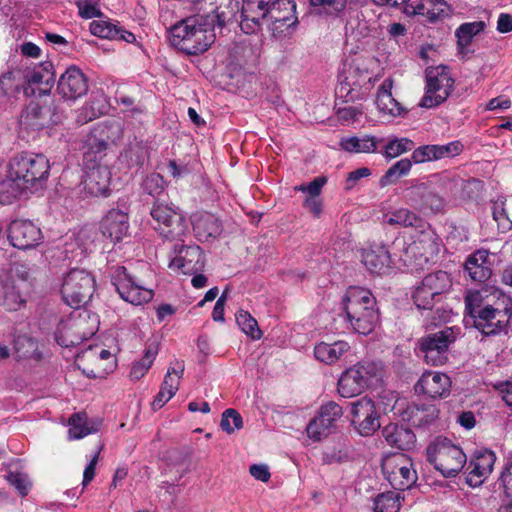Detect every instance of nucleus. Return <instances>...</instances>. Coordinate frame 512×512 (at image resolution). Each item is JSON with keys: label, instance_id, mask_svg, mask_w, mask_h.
<instances>
[{"label": "nucleus", "instance_id": "nucleus-1", "mask_svg": "<svg viewBox=\"0 0 512 512\" xmlns=\"http://www.w3.org/2000/svg\"><path fill=\"white\" fill-rule=\"evenodd\" d=\"M341 307L347 327L358 334H370L379 322L376 298L364 287L350 286L342 297Z\"/></svg>", "mask_w": 512, "mask_h": 512}, {"label": "nucleus", "instance_id": "nucleus-2", "mask_svg": "<svg viewBox=\"0 0 512 512\" xmlns=\"http://www.w3.org/2000/svg\"><path fill=\"white\" fill-rule=\"evenodd\" d=\"M49 169V161L44 155L21 153L14 156L8 163L7 179L3 181L6 192L42 189Z\"/></svg>", "mask_w": 512, "mask_h": 512}, {"label": "nucleus", "instance_id": "nucleus-3", "mask_svg": "<svg viewBox=\"0 0 512 512\" xmlns=\"http://www.w3.org/2000/svg\"><path fill=\"white\" fill-rule=\"evenodd\" d=\"M207 24L199 17H188L178 22L170 30L172 45L188 55L207 51L215 39L214 29Z\"/></svg>", "mask_w": 512, "mask_h": 512}, {"label": "nucleus", "instance_id": "nucleus-4", "mask_svg": "<svg viewBox=\"0 0 512 512\" xmlns=\"http://www.w3.org/2000/svg\"><path fill=\"white\" fill-rule=\"evenodd\" d=\"M427 460L442 476H457L467 464L463 449L452 440L438 436L426 448Z\"/></svg>", "mask_w": 512, "mask_h": 512}, {"label": "nucleus", "instance_id": "nucleus-5", "mask_svg": "<svg viewBox=\"0 0 512 512\" xmlns=\"http://www.w3.org/2000/svg\"><path fill=\"white\" fill-rule=\"evenodd\" d=\"M376 78L369 73L366 68L356 62H346L338 76V85L336 87L337 98L344 102H354L363 99L371 90Z\"/></svg>", "mask_w": 512, "mask_h": 512}, {"label": "nucleus", "instance_id": "nucleus-6", "mask_svg": "<svg viewBox=\"0 0 512 512\" xmlns=\"http://www.w3.org/2000/svg\"><path fill=\"white\" fill-rule=\"evenodd\" d=\"M384 222L391 225H399L403 227L411 226L421 229L425 226L421 218H419L415 213L404 208L395 210L391 214H386L384 216ZM435 250L436 244L433 240V235L430 232L421 230L418 238L407 247L406 254L411 255V257L419 260L420 262L422 260L427 262L429 260V256H431Z\"/></svg>", "mask_w": 512, "mask_h": 512}, {"label": "nucleus", "instance_id": "nucleus-7", "mask_svg": "<svg viewBox=\"0 0 512 512\" xmlns=\"http://www.w3.org/2000/svg\"><path fill=\"white\" fill-rule=\"evenodd\" d=\"M97 315L86 310L74 312L58 324L55 339L62 347L79 345L92 337L98 329Z\"/></svg>", "mask_w": 512, "mask_h": 512}, {"label": "nucleus", "instance_id": "nucleus-8", "mask_svg": "<svg viewBox=\"0 0 512 512\" xmlns=\"http://www.w3.org/2000/svg\"><path fill=\"white\" fill-rule=\"evenodd\" d=\"M382 377V368L375 362H360L346 369L338 380V392L351 398L361 394Z\"/></svg>", "mask_w": 512, "mask_h": 512}, {"label": "nucleus", "instance_id": "nucleus-9", "mask_svg": "<svg viewBox=\"0 0 512 512\" xmlns=\"http://www.w3.org/2000/svg\"><path fill=\"white\" fill-rule=\"evenodd\" d=\"M478 294H470L465 299L466 311L474 319V326L484 335H496L505 331L510 313L508 309H497L491 305L481 307L474 302Z\"/></svg>", "mask_w": 512, "mask_h": 512}, {"label": "nucleus", "instance_id": "nucleus-10", "mask_svg": "<svg viewBox=\"0 0 512 512\" xmlns=\"http://www.w3.org/2000/svg\"><path fill=\"white\" fill-rule=\"evenodd\" d=\"M95 290V279L87 271L72 269L63 279L61 295L67 305L79 308L86 304Z\"/></svg>", "mask_w": 512, "mask_h": 512}, {"label": "nucleus", "instance_id": "nucleus-11", "mask_svg": "<svg viewBox=\"0 0 512 512\" xmlns=\"http://www.w3.org/2000/svg\"><path fill=\"white\" fill-rule=\"evenodd\" d=\"M454 79L451 77L448 67L437 66L426 69L425 95L419 106L433 108L443 103L451 94Z\"/></svg>", "mask_w": 512, "mask_h": 512}, {"label": "nucleus", "instance_id": "nucleus-12", "mask_svg": "<svg viewBox=\"0 0 512 512\" xmlns=\"http://www.w3.org/2000/svg\"><path fill=\"white\" fill-rule=\"evenodd\" d=\"M458 333V328L446 327L422 337L418 345L425 362L433 366L444 364L448 360V348L456 340Z\"/></svg>", "mask_w": 512, "mask_h": 512}, {"label": "nucleus", "instance_id": "nucleus-13", "mask_svg": "<svg viewBox=\"0 0 512 512\" xmlns=\"http://www.w3.org/2000/svg\"><path fill=\"white\" fill-rule=\"evenodd\" d=\"M385 479L396 490L411 488L417 481V474L410 458L403 453L386 456L382 460Z\"/></svg>", "mask_w": 512, "mask_h": 512}, {"label": "nucleus", "instance_id": "nucleus-14", "mask_svg": "<svg viewBox=\"0 0 512 512\" xmlns=\"http://www.w3.org/2000/svg\"><path fill=\"white\" fill-rule=\"evenodd\" d=\"M158 223L156 230L166 239L179 240L185 235L187 225L181 211L172 204L156 201L150 212Z\"/></svg>", "mask_w": 512, "mask_h": 512}, {"label": "nucleus", "instance_id": "nucleus-15", "mask_svg": "<svg viewBox=\"0 0 512 512\" xmlns=\"http://www.w3.org/2000/svg\"><path fill=\"white\" fill-rule=\"evenodd\" d=\"M111 281L119 296L132 305H143L150 302L154 297L153 290L145 287L139 280L129 274L123 266L114 269Z\"/></svg>", "mask_w": 512, "mask_h": 512}, {"label": "nucleus", "instance_id": "nucleus-16", "mask_svg": "<svg viewBox=\"0 0 512 512\" xmlns=\"http://www.w3.org/2000/svg\"><path fill=\"white\" fill-rule=\"evenodd\" d=\"M121 127L118 123L104 124L94 129L85 142L84 159L87 163H92V170L95 169L97 162L104 156L109 142H114L121 136ZM95 171L89 175L94 176Z\"/></svg>", "mask_w": 512, "mask_h": 512}, {"label": "nucleus", "instance_id": "nucleus-17", "mask_svg": "<svg viewBox=\"0 0 512 512\" xmlns=\"http://www.w3.org/2000/svg\"><path fill=\"white\" fill-rule=\"evenodd\" d=\"M450 284V277L444 271L426 275L412 294L415 305L418 309H431L437 298L448 290Z\"/></svg>", "mask_w": 512, "mask_h": 512}, {"label": "nucleus", "instance_id": "nucleus-18", "mask_svg": "<svg viewBox=\"0 0 512 512\" xmlns=\"http://www.w3.org/2000/svg\"><path fill=\"white\" fill-rule=\"evenodd\" d=\"M351 423L361 436L373 435L381 426L380 413L375 402L367 396L349 404Z\"/></svg>", "mask_w": 512, "mask_h": 512}, {"label": "nucleus", "instance_id": "nucleus-19", "mask_svg": "<svg viewBox=\"0 0 512 512\" xmlns=\"http://www.w3.org/2000/svg\"><path fill=\"white\" fill-rule=\"evenodd\" d=\"M24 93L27 96L49 94L55 83V71L52 62L44 61L29 68L24 73Z\"/></svg>", "mask_w": 512, "mask_h": 512}, {"label": "nucleus", "instance_id": "nucleus-20", "mask_svg": "<svg viewBox=\"0 0 512 512\" xmlns=\"http://www.w3.org/2000/svg\"><path fill=\"white\" fill-rule=\"evenodd\" d=\"M269 1L243 0L239 25L246 34H254L267 25Z\"/></svg>", "mask_w": 512, "mask_h": 512}, {"label": "nucleus", "instance_id": "nucleus-21", "mask_svg": "<svg viewBox=\"0 0 512 512\" xmlns=\"http://www.w3.org/2000/svg\"><path fill=\"white\" fill-rule=\"evenodd\" d=\"M296 4L292 0L269 2L267 28L274 36L297 23Z\"/></svg>", "mask_w": 512, "mask_h": 512}, {"label": "nucleus", "instance_id": "nucleus-22", "mask_svg": "<svg viewBox=\"0 0 512 512\" xmlns=\"http://www.w3.org/2000/svg\"><path fill=\"white\" fill-rule=\"evenodd\" d=\"M169 267L183 274H194L204 267V256L197 245L176 244Z\"/></svg>", "mask_w": 512, "mask_h": 512}, {"label": "nucleus", "instance_id": "nucleus-23", "mask_svg": "<svg viewBox=\"0 0 512 512\" xmlns=\"http://www.w3.org/2000/svg\"><path fill=\"white\" fill-rule=\"evenodd\" d=\"M452 382L450 377L440 371H425L415 385L417 393L432 399L446 398L450 395Z\"/></svg>", "mask_w": 512, "mask_h": 512}, {"label": "nucleus", "instance_id": "nucleus-24", "mask_svg": "<svg viewBox=\"0 0 512 512\" xmlns=\"http://www.w3.org/2000/svg\"><path fill=\"white\" fill-rule=\"evenodd\" d=\"M11 244L18 249H29L39 244L42 233L38 226L30 220H14L8 228Z\"/></svg>", "mask_w": 512, "mask_h": 512}, {"label": "nucleus", "instance_id": "nucleus-25", "mask_svg": "<svg viewBox=\"0 0 512 512\" xmlns=\"http://www.w3.org/2000/svg\"><path fill=\"white\" fill-rule=\"evenodd\" d=\"M57 91L67 100H76L87 93L88 79L78 67L72 65L60 76Z\"/></svg>", "mask_w": 512, "mask_h": 512}, {"label": "nucleus", "instance_id": "nucleus-26", "mask_svg": "<svg viewBox=\"0 0 512 512\" xmlns=\"http://www.w3.org/2000/svg\"><path fill=\"white\" fill-rule=\"evenodd\" d=\"M496 461V455L491 450H481L466 464V482L471 487L481 485L492 473Z\"/></svg>", "mask_w": 512, "mask_h": 512}, {"label": "nucleus", "instance_id": "nucleus-27", "mask_svg": "<svg viewBox=\"0 0 512 512\" xmlns=\"http://www.w3.org/2000/svg\"><path fill=\"white\" fill-rule=\"evenodd\" d=\"M191 225L195 237L200 242H213L222 232V224L215 215L198 211L191 215Z\"/></svg>", "mask_w": 512, "mask_h": 512}, {"label": "nucleus", "instance_id": "nucleus-28", "mask_svg": "<svg viewBox=\"0 0 512 512\" xmlns=\"http://www.w3.org/2000/svg\"><path fill=\"white\" fill-rule=\"evenodd\" d=\"M361 262L375 274H385L391 268V256L387 247L380 243H373L361 250Z\"/></svg>", "mask_w": 512, "mask_h": 512}, {"label": "nucleus", "instance_id": "nucleus-29", "mask_svg": "<svg viewBox=\"0 0 512 512\" xmlns=\"http://www.w3.org/2000/svg\"><path fill=\"white\" fill-rule=\"evenodd\" d=\"M494 255L488 250L479 249L471 254L466 262L465 269L470 278L476 282H485L492 275Z\"/></svg>", "mask_w": 512, "mask_h": 512}, {"label": "nucleus", "instance_id": "nucleus-30", "mask_svg": "<svg viewBox=\"0 0 512 512\" xmlns=\"http://www.w3.org/2000/svg\"><path fill=\"white\" fill-rule=\"evenodd\" d=\"M128 229V215L120 210H110L101 221L102 234L113 243L127 236Z\"/></svg>", "mask_w": 512, "mask_h": 512}, {"label": "nucleus", "instance_id": "nucleus-31", "mask_svg": "<svg viewBox=\"0 0 512 512\" xmlns=\"http://www.w3.org/2000/svg\"><path fill=\"white\" fill-rule=\"evenodd\" d=\"M443 190L477 192L483 190V182L476 178H464L456 173L444 172L434 176Z\"/></svg>", "mask_w": 512, "mask_h": 512}, {"label": "nucleus", "instance_id": "nucleus-32", "mask_svg": "<svg viewBox=\"0 0 512 512\" xmlns=\"http://www.w3.org/2000/svg\"><path fill=\"white\" fill-rule=\"evenodd\" d=\"M439 414V410L433 404L410 403L403 410L402 419L412 426L422 427L431 424Z\"/></svg>", "mask_w": 512, "mask_h": 512}, {"label": "nucleus", "instance_id": "nucleus-33", "mask_svg": "<svg viewBox=\"0 0 512 512\" xmlns=\"http://www.w3.org/2000/svg\"><path fill=\"white\" fill-rule=\"evenodd\" d=\"M382 142L383 139L368 134L362 136L353 135L342 137L339 141V147L341 150L351 154L375 153Z\"/></svg>", "mask_w": 512, "mask_h": 512}, {"label": "nucleus", "instance_id": "nucleus-34", "mask_svg": "<svg viewBox=\"0 0 512 512\" xmlns=\"http://www.w3.org/2000/svg\"><path fill=\"white\" fill-rule=\"evenodd\" d=\"M392 87L393 80L391 78H387L383 81L377 92L376 105L383 115L396 117L402 114L403 108L400 103L393 98L391 92Z\"/></svg>", "mask_w": 512, "mask_h": 512}, {"label": "nucleus", "instance_id": "nucleus-35", "mask_svg": "<svg viewBox=\"0 0 512 512\" xmlns=\"http://www.w3.org/2000/svg\"><path fill=\"white\" fill-rule=\"evenodd\" d=\"M101 422L89 420L86 413L73 414L68 421V438L78 440L99 430Z\"/></svg>", "mask_w": 512, "mask_h": 512}, {"label": "nucleus", "instance_id": "nucleus-36", "mask_svg": "<svg viewBox=\"0 0 512 512\" xmlns=\"http://www.w3.org/2000/svg\"><path fill=\"white\" fill-rule=\"evenodd\" d=\"M350 349L346 341H335L333 343L320 342L314 348L316 359L325 364L337 362Z\"/></svg>", "mask_w": 512, "mask_h": 512}, {"label": "nucleus", "instance_id": "nucleus-37", "mask_svg": "<svg viewBox=\"0 0 512 512\" xmlns=\"http://www.w3.org/2000/svg\"><path fill=\"white\" fill-rule=\"evenodd\" d=\"M382 434L390 446L401 450L409 449L415 442V435L411 430L395 424L385 426Z\"/></svg>", "mask_w": 512, "mask_h": 512}, {"label": "nucleus", "instance_id": "nucleus-38", "mask_svg": "<svg viewBox=\"0 0 512 512\" xmlns=\"http://www.w3.org/2000/svg\"><path fill=\"white\" fill-rule=\"evenodd\" d=\"M24 300L14 279L6 277L0 280V305L8 311L18 310Z\"/></svg>", "mask_w": 512, "mask_h": 512}, {"label": "nucleus", "instance_id": "nucleus-39", "mask_svg": "<svg viewBox=\"0 0 512 512\" xmlns=\"http://www.w3.org/2000/svg\"><path fill=\"white\" fill-rule=\"evenodd\" d=\"M485 28V23L483 21H475V22H467L461 24L455 35L457 37V45L459 53L467 54L470 52L469 46L473 40V38L482 32Z\"/></svg>", "mask_w": 512, "mask_h": 512}, {"label": "nucleus", "instance_id": "nucleus-40", "mask_svg": "<svg viewBox=\"0 0 512 512\" xmlns=\"http://www.w3.org/2000/svg\"><path fill=\"white\" fill-rule=\"evenodd\" d=\"M342 413L341 406L335 402H328L321 407L318 415L308 423L307 430L315 435L314 428L316 424H320L323 427L326 425L331 430L335 421L341 417Z\"/></svg>", "mask_w": 512, "mask_h": 512}, {"label": "nucleus", "instance_id": "nucleus-41", "mask_svg": "<svg viewBox=\"0 0 512 512\" xmlns=\"http://www.w3.org/2000/svg\"><path fill=\"white\" fill-rule=\"evenodd\" d=\"M158 351V344L156 342H152L146 345L142 358L132 363L129 375L131 380H140L147 374L148 370L151 368L154 360L156 359Z\"/></svg>", "mask_w": 512, "mask_h": 512}, {"label": "nucleus", "instance_id": "nucleus-42", "mask_svg": "<svg viewBox=\"0 0 512 512\" xmlns=\"http://www.w3.org/2000/svg\"><path fill=\"white\" fill-rule=\"evenodd\" d=\"M130 167H142L149 158V147L142 140L130 142L122 155Z\"/></svg>", "mask_w": 512, "mask_h": 512}, {"label": "nucleus", "instance_id": "nucleus-43", "mask_svg": "<svg viewBox=\"0 0 512 512\" xmlns=\"http://www.w3.org/2000/svg\"><path fill=\"white\" fill-rule=\"evenodd\" d=\"M218 5H221V8L217 9V12H213L210 19H207V25H210L213 29L216 24L223 27L234 19L238 10V3L234 0H219Z\"/></svg>", "mask_w": 512, "mask_h": 512}, {"label": "nucleus", "instance_id": "nucleus-44", "mask_svg": "<svg viewBox=\"0 0 512 512\" xmlns=\"http://www.w3.org/2000/svg\"><path fill=\"white\" fill-rule=\"evenodd\" d=\"M403 500L400 492L381 493L373 501V510L374 512H399Z\"/></svg>", "mask_w": 512, "mask_h": 512}, {"label": "nucleus", "instance_id": "nucleus-45", "mask_svg": "<svg viewBox=\"0 0 512 512\" xmlns=\"http://www.w3.org/2000/svg\"><path fill=\"white\" fill-rule=\"evenodd\" d=\"M348 0H310L313 7H318V14L339 17L346 9Z\"/></svg>", "mask_w": 512, "mask_h": 512}, {"label": "nucleus", "instance_id": "nucleus-46", "mask_svg": "<svg viewBox=\"0 0 512 512\" xmlns=\"http://www.w3.org/2000/svg\"><path fill=\"white\" fill-rule=\"evenodd\" d=\"M184 373V363L176 361L170 366L164 376L161 387L176 394L179 389L180 381Z\"/></svg>", "mask_w": 512, "mask_h": 512}, {"label": "nucleus", "instance_id": "nucleus-47", "mask_svg": "<svg viewBox=\"0 0 512 512\" xmlns=\"http://www.w3.org/2000/svg\"><path fill=\"white\" fill-rule=\"evenodd\" d=\"M412 159L403 158L394 163L386 173L381 177L380 184L385 186L386 184L395 182L399 177L408 174L412 166Z\"/></svg>", "mask_w": 512, "mask_h": 512}, {"label": "nucleus", "instance_id": "nucleus-48", "mask_svg": "<svg viewBox=\"0 0 512 512\" xmlns=\"http://www.w3.org/2000/svg\"><path fill=\"white\" fill-rule=\"evenodd\" d=\"M236 322L240 329L252 339L257 340L262 336L257 321L247 311L240 310L236 314Z\"/></svg>", "mask_w": 512, "mask_h": 512}, {"label": "nucleus", "instance_id": "nucleus-49", "mask_svg": "<svg viewBox=\"0 0 512 512\" xmlns=\"http://www.w3.org/2000/svg\"><path fill=\"white\" fill-rule=\"evenodd\" d=\"M414 142L408 138H395L385 145L384 156L389 159L396 158L403 153L411 151Z\"/></svg>", "mask_w": 512, "mask_h": 512}, {"label": "nucleus", "instance_id": "nucleus-50", "mask_svg": "<svg viewBox=\"0 0 512 512\" xmlns=\"http://www.w3.org/2000/svg\"><path fill=\"white\" fill-rule=\"evenodd\" d=\"M220 427L228 434L240 430L243 427V419L235 409L229 408L222 413Z\"/></svg>", "mask_w": 512, "mask_h": 512}, {"label": "nucleus", "instance_id": "nucleus-51", "mask_svg": "<svg viewBox=\"0 0 512 512\" xmlns=\"http://www.w3.org/2000/svg\"><path fill=\"white\" fill-rule=\"evenodd\" d=\"M98 100H91L88 103H86L79 111L76 118V121L80 124H85L89 121H92L96 118H98L100 115L104 113V109L106 106L98 105Z\"/></svg>", "mask_w": 512, "mask_h": 512}, {"label": "nucleus", "instance_id": "nucleus-52", "mask_svg": "<svg viewBox=\"0 0 512 512\" xmlns=\"http://www.w3.org/2000/svg\"><path fill=\"white\" fill-rule=\"evenodd\" d=\"M386 5L399 8L408 16L425 14V6L422 0H391Z\"/></svg>", "mask_w": 512, "mask_h": 512}, {"label": "nucleus", "instance_id": "nucleus-53", "mask_svg": "<svg viewBox=\"0 0 512 512\" xmlns=\"http://www.w3.org/2000/svg\"><path fill=\"white\" fill-rule=\"evenodd\" d=\"M219 0H193V10L196 12L192 17H199L201 21L207 22L213 12H217V9L221 8L218 5Z\"/></svg>", "mask_w": 512, "mask_h": 512}, {"label": "nucleus", "instance_id": "nucleus-54", "mask_svg": "<svg viewBox=\"0 0 512 512\" xmlns=\"http://www.w3.org/2000/svg\"><path fill=\"white\" fill-rule=\"evenodd\" d=\"M90 31L95 36L108 39H116L119 34V29L116 26L108 22L99 21H93L90 24Z\"/></svg>", "mask_w": 512, "mask_h": 512}, {"label": "nucleus", "instance_id": "nucleus-55", "mask_svg": "<svg viewBox=\"0 0 512 512\" xmlns=\"http://www.w3.org/2000/svg\"><path fill=\"white\" fill-rule=\"evenodd\" d=\"M414 163H424L428 161L438 160L437 145H423L414 149L412 156Z\"/></svg>", "mask_w": 512, "mask_h": 512}, {"label": "nucleus", "instance_id": "nucleus-56", "mask_svg": "<svg viewBox=\"0 0 512 512\" xmlns=\"http://www.w3.org/2000/svg\"><path fill=\"white\" fill-rule=\"evenodd\" d=\"M504 201L501 199L495 201L492 207V214L494 220L498 224V228L502 232H506L511 229L512 227V221L509 220V218L506 215L505 209L503 207Z\"/></svg>", "mask_w": 512, "mask_h": 512}, {"label": "nucleus", "instance_id": "nucleus-57", "mask_svg": "<svg viewBox=\"0 0 512 512\" xmlns=\"http://www.w3.org/2000/svg\"><path fill=\"white\" fill-rule=\"evenodd\" d=\"M7 481L16 488L20 495L26 496L30 489V481L24 473L9 472L6 476Z\"/></svg>", "mask_w": 512, "mask_h": 512}, {"label": "nucleus", "instance_id": "nucleus-58", "mask_svg": "<svg viewBox=\"0 0 512 512\" xmlns=\"http://www.w3.org/2000/svg\"><path fill=\"white\" fill-rule=\"evenodd\" d=\"M99 0H78L77 7L79 14L84 19H92L101 15L100 8L98 6Z\"/></svg>", "mask_w": 512, "mask_h": 512}, {"label": "nucleus", "instance_id": "nucleus-59", "mask_svg": "<svg viewBox=\"0 0 512 512\" xmlns=\"http://www.w3.org/2000/svg\"><path fill=\"white\" fill-rule=\"evenodd\" d=\"M18 87L15 74L7 71L0 75V99H3L13 93Z\"/></svg>", "mask_w": 512, "mask_h": 512}, {"label": "nucleus", "instance_id": "nucleus-60", "mask_svg": "<svg viewBox=\"0 0 512 512\" xmlns=\"http://www.w3.org/2000/svg\"><path fill=\"white\" fill-rule=\"evenodd\" d=\"M424 206L421 211L427 213L430 211L433 214L440 212L443 209L444 202L439 194H422Z\"/></svg>", "mask_w": 512, "mask_h": 512}, {"label": "nucleus", "instance_id": "nucleus-61", "mask_svg": "<svg viewBox=\"0 0 512 512\" xmlns=\"http://www.w3.org/2000/svg\"><path fill=\"white\" fill-rule=\"evenodd\" d=\"M463 151V144L460 141H452L445 145H437L438 158L454 157Z\"/></svg>", "mask_w": 512, "mask_h": 512}, {"label": "nucleus", "instance_id": "nucleus-62", "mask_svg": "<svg viewBox=\"0 0 512 512\" xmlns=\"http://www.w3.org/2000/svg\"><path fill=\"white\" fill-rule=\"evenodd\" d=\"M15 349L20 356L26 357L36 349V343L26 336H20L15 342Z\"/></svg>", "mask_w": 512, "mask_h": 512}, {"label": "nucleus", "instance_id": "nucleus-63", "mask_svg": "<svg viewBox=\"0 0 512 512\" xmlns=\"http://www.w3.org/2000/svg\"><path fill=\"white\" fill-rule=\"evenodd\" d=\"M322 198L321 194H308L305 201L304 207L313 213L315 216H319L322 211Z\"/></svg>", "mask_w": 512, "mask_h": 512}, {"label": "nucleus", "instance_id": "nucleus-64", "mask_svg": "<svg viewBox=\"0 0 512 512\" xmlns=\"http://www.w3.org/2000/svg\"><path fill=\"white\" fill-rule=\"evenodd\" d=\"M500 480L506 496L512 498V461L504 466Z\"/></svg>", "mask_w": 512, "mask_h": 512}]
</instances>
